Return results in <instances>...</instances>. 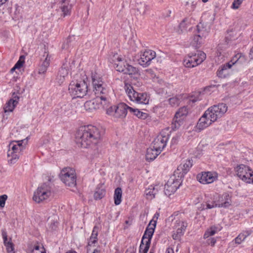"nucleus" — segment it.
<instances>
[{
    "mask_svg": "<svg viewBox=\"0 0 253 253\" xmlns=\"http://www.w3.org/2000/svg\"><path fill=\"white\" fill-rule=\"evenodd\" d=\"M77 143L83 148H87L91 144L95 145L100 140L99 129L95 126L88 125L81 126L76 134Z\"/></svg>",
    "mask_w": 253,
    "mask_h": 253,
    "instance_id": "nucleus-1",
    "label": "nucleus"
},
{
    "mask_svg": "<svg viewBox=\"0 0 253 253\" xmlns=\"http://www.w3.org/2000/svg\"><path fill=\"white\" fill-rule=\"evenodd\" d=\"M91 83L93 91L96 96H100L104 101L108 100V90L106 84L103 81L102 77L96 72L91 74Z\"/></svg>",
    "mask_w": 253,
    "mask_h": 253,
    "instance_id": "nucleus-2",
    "label": "nucleus"
},
{
    "mask_svg": "<svg viewBox=\"0 0 253 253\" xmlns=\"http://www.w3.org/2000/svg\"><path fill=\"white\" fill-rule=\"evenodd\" d=\"M24 139L19 141H13L8 145L7 156L8 162L11 164L15 163L22 154V151L25 149V145H23Z\"/></svg>",
    "mask_w": 253,
    "mask_h": 253,
    "instance_id": "nucleus-3",
    "label": "nucleus"
},
{
    "mask_svg": "<svg viewBox=\"0 0 253 253\" xmlns=\"http://www.w3.org/2000/svg\"><path fill=\"white\" fill-rule=\"evenodd\" d=\"M124 88L127 96L131 101L138 104H148L149 96L147 93L136 91L133 87L127 83H125Z\"/></svg>",
    "mask_w": 253,
    "mask_h": 253,
    "instance_id": "nucleus-4",
    "label": "nucleus"
},
{
    "mask_svg": "<svg viewBox=\"0 0 253 253\" xmlns=\"http://www.w3.org/2000/svg\"><path fill=\"white\" fill-rule=\"evenodd\" d=\"M69 91L74 97H83L87 92V85L84 81H72L69 85Z\"/></svg>",
    "mask_w": 253,
    "mask_h": 253,
    "instance_id": "nucleus-5",
    "label": "nucleus"
},
{
    "mask_svg": "<svg viewBox=\"0 0 253 253\" xmlns=\"http://www.w3.org/2000/svg\"><path fill=\"white\" fill-rule=\"evenodd\" d=\"M51 187L49 184L44 183L34 192L33 199L37 203H40L51 196Z\"/></svg>",
    "mask_w": 253,
    "mask_h": 253,
    "instance_id": "nucleus-6",
    "label": "nucleus"
},
{
    "mask_svg": "<svg viewBox=\"0 0 253 253\" xmlns=\"http://www.w3.org/2000/svg\"><path fill=\"white\" fill-rule=\"evenodd\" d=\"M206 58V54L202 51L189 54L183 60L184 65L187 68H193L202 63Z\"/></svg>",
    "mask_w": 253,
    "mask_h": 253,
    "instance_id": "nucleus-7",
    "label": "nucleus"
},
{
    "mask_svg": "<svg viewBox=\"0 0 253 253\" xmlns=\"http://www.w3.org/2000/svg\"><path fill=\"white\" fill-rule=\"evenodd\" d=\"M61 180L69 187H74L76 185V174L75 170L71 168H65L60 174Z\"/></svg>",
    "mask_w": 253,
    "mask_h": 253,
    "instance_id": "nucleus-8",
    "label": "nucleus"
},
{
    "mask_svg": "<svg viewBox=\"0 0 253 253\" xmlns=\"http://www.w3.org/2000/svg\"><path fill=\"white\" fill-rule=\"evenodd\" d=\"M129 106L124 103L110 107L107 110V114L116 120L125 118L128 110Z\"/></svg>",
    "mask_w": 253,
    "mask_h": 253,
    "instance_id": "nucleus-9",
    "label": "nucleus"
},
{
    "mask_svg": "<svg viewBox=\"0 0 253 253\" xmlns=\"http://www.w3.org/2000/svg\"><path fill=\"white\" fill-rule=\"evenodd\" d=\"M235 171L238 177L242 180L253 184V171L248 166L240 165L235 168Z\"/></svg>",
    "mask_w": 253,
    "mask_h": 253,
    "instance_id": "nucleus-10",
    "label": "nucleus"
},
{
    "mask_svg": "<svg viewBox=\"0 0 253 253\" xmlns=\"http://www.w3.org/2000/svg\"><path fill=\"white\" fill-rule=\"evenodd\" d=\"M227 108L226 104L221 103L211 107L206 111L209 114V116L215 122L224 115L227 111Z\"/></svg>",
    "mask_w": 253,
    "mask_h": 253,
    "instance_id": "nucleus-11",
    "label": "nucleus"
},
{
    "mask_svg": "<svg viewBox=\"0 0 253 253\" xmlns=\"http://www.w3.org/2000/svg\"><path fill=\"white\" fill-rule=\"evenodd\" d=\"M182 183L181 178H179L174 174L170 177L164 187V193L166 195L170 196L174 193L179 187Z\"/></svg>",
    "mask_w": 253,
    "mask_h": 253,
    "instance_id": "nucleus-12",
    "label": "nucleus"
},
{
    "mask_svg": "<svg viewBox=\"0 0 253 253\" xmlns=\"http://www.w3.org/2000/svg\"><path fill=\"white\" fill-rule=\"evenodd\" d=\"M188 223L183 219H178L175 220L173 225L172 238L174 240H179L184 235Z\"/></svg>",
    "mask_w": 253,
    "mask_h": 253,
    "instance_id": "nucleus-13",
    "label": "nucleus"
},
{
    "mask_svg": "<svg viewBox=\"0 0 253 253\" xmlns=\"http://www.w3.org/2000/svg\"><path fill=\"white\" fill-rule=\"evenodd\" d=\"M169 133L168 130H163L157 136L153 142V146L155 149H157L161 152L166 147L169 140Z\"/></svg>",
    "mask_w": 253,
    "mask_h": 253,
    "instance_id": "nucleus-14",
    "label": "nucleus"
},
{
    "mask_svg": "<svg viewBox=\"0 0 253 253\" xmlns=\"http://www.w3.org/2000/svg\"><path fill=\"white\" fill-rule=\"evenodd\" d=\"M153 234L154 229L151 228L146 229L139 247L140 253H147L150 247L151 238Z\"/></svg>",
    "mask_w": 253,
    "mask_h": 253,
    "instance_id": "nucleus-15",
    "label": "nucleus"
},
{
    "mask_svg": "<svg viewBox=\"0 0 253 253\" xmlns=\"http://www.w3.org/2000/svg\"><path fill=\"white\" fill-rule=\"evenodd\" d=\"M115 68L117 71L124 74L135 75L138 73V70L135 67L128 64L126 61H123L120 58H118V63L115 64Z\"/></svg>",
    "mask_w": 253,
    "mask_h": 253,
    "instance_id": "nucleus-16",
    "label": "nucleus"
},
{
    "mask_svg": "<svg viewBox=\"0 0 253 253\" xmlns=\"http://www.w3.org/2000/svg\"><path fill=\"white\" fill-rule=\"evenodd\" d=\"M218 178V173L215 171H204L197 176V180L201 183L210 184L216 181Z\"/></svg>",
    "mask_w": 253,
    "mask_h": 253,
    "instance_id": "nucleus-17",
    "label": "nucleus"
},
{
    "mask_svg": "<svg viewBox=\"0 0 253 253\" xmlns=\"http://www.w3.org/2000/svg\"><path fill=\"white\" fill-rule=\"evenodd\" d=\"M156 52L153 50H145L140 52L138 62L143 67H147L150 64L151 61L156 57Z\"/></svg>",
    "mask_w": 253,
    "mask_h": 253,
    "instance_id": "nucleus-18",
    "label": "nucleus"
},
{
    "mask_svg": "<svg viewBox=\"0 0 253 253\" xmlns=\"http://www.w3.org/2000/svg\"><path fill=\"white\" fill-rule=\"evenodd\" d=\"M107 102L108 100L106 101H104L103 99H101L100 96H96L95 99L85 102L84 107L86 111L92 112L93 110L104 107Z\"/></svg>",
    "mask_w": 253,
    "mask_h": 253,
    "instance_id": "nucleus-19",
    "label": "nucleus"
},
{
    "mask_svg": "<svg viewBox=\"0 0 253 253\" xmlns=\"http://www.w3.org/2000/svg\"><path fill=\"white\" fill-rule=\"evenodd\" d=\"M188 113V109L185 106L179 109L176 112L173 118V122L172 126L173 129L177 128L181 125L183 121L186 117Z\"/></svg>",
    "mask_w": 253,
    "mask_h": 253,
    "instance_id": "nucleus-20",
    "label": "nucleus"
},
{
    "mask_svg": "<svg viewBox=\"0 0 253 253\" xmlns=\"http://www.w3.org/2000/svg\"><path fill=\"white\" fill-rule=\"evenodd\" d=\"M51 56L48 51H45L41 58V63L39 68V74H44L50 65Z\"/></svg>",
    "mask_w": 253,
    "mask_h": 253,
    "instance_id": "nucleus-21",
    "label": "nucleus"
},
{
    "mask_svg": "<svg viewBox=\"0 0 253 253\" xmlns=\"http://www.w3.org/2000/svg\"><path fill=\"white\" fill-rule=\"evenodd\" d=\"M192 166V162L191 160H186L184 163L181 164L174 172V174L179 178H182L185 174L189 171Z\"/></svg>",
    "mask_w": 253,
    "mask_h": 253,
    "instance_id": "nucleus-22",
    "label": "nucleus"
},
{
    "mask_svg": "<svg viewBox=\"0 0 253 253\" xmlns=\"http://www.w3.org/2000/svg\"><path fill=\"white\" fill-rule=\"evenodd\" d=\"M209 115V114L205 111L203 116L199 120L196 126L197 129L199 130H203L209 126L212 123L214 122Z\"/></svg>",
    "mask_w": 253,
    "mask_h": 253,
    "instance_id": "nucleus-23",
    "label": "nucleus"
},
{
    "mask_svg": "<svg viewBox=\"0 0 253 253\" xmlns=\"http://www.w3.org/2000/svg\"><path fill=\"white\" fill-rule=\"evenodd\" d=\"M216 206L218 208H226L231 204V196L228 193H224L218 197L216 200Z\"/></svg>",
    "mask_w": 253,
    "mask_h": 253,
    "instance_id": "nucleus-24",
    "label": "nucleus"
},
{
    "mask_svg": "<svg viewBox=\"0 0 253 253\" xmlns=\"http://www.w3.org/2000/svg\"><path fill=\"white\" fill-rule=\"evenodd\" d=\"M230 61L221 66L217 71V75L218 77L221 78H225L228 77L230 74V69L233 66L232 64H231Z\"/></svg>",
    "mask_w": 253,
    "mask_h": 253,
    "instance_id": "nucleus-25",
    "label": "nucleus"
},
{
    "mask_svg": "<svg viewBox=\"0 0 253 253\" xmlns=\"http://www.w3.org/2000/svg\"><path fill=\"white\" fill-rule=\"evenodd\" d=\"M162 186L159 185L155 186L151 185L149 187L146 189L145 194L147 198L152 199L155 197V195L157 193L159 190H161Z\"/></svg>",
    "mask_w": 253,
    "mask_h": 253,
    "instance_id": "nucleus-26",
    "label": "nucleus"
},
{
    "mask_svg": "<svg viewBox=\"0 0 253 253\" xmlns=\"http://www.w3.org/2000/svg\"><path fill=\"white\" fill-rule=\"evenodd\" d=\"M69 74L68 69L65 67H62L59 70L56 80L58 84H62L66 78L68 77Z\"/></svg>",
    "mask_w": 253,
    "mask_h": 253,
    "instance_id": "nucleus-27",
    "label": "nucleus"
},
{
    "mask_svg": "<svg viewBox=\"0 0 253 253\" xmlns=\"http://www.w3.org/2000/svg\"><path fill=\"white\" fill-rule=\"evenodd\" d=\"M161 153L157 149H155L152 146L147 150L146 159L148 161H153Z\"/></svg>",
    "mask_w": 253,
    "mask_h": 253,
    "instance_id": "nucleus-28",
    "label": "nucleus"
},
{
    "mask_svg": "<svg viewBox=\"0 0 253 253\" xmlns=\"http://www.w3.org/2000/svg\"><path fill=\"white\" fill-rule=\"evenodd\" d=\"M230 62H231V64H232L233 65L235 64L244 65L247 63V58L242 54L238 53L232 58Z\"/></svg>",
    "mask_w": 253,
    "mask_h": 253,
    "instance_id": "nucleus-29",
    "label": "nucleus"
},
{
    "mask_svg": "<svg viewBox=\"0 0 253 253\" xmlns=\"http://www.w3.org/2000/svg\"><path fill=\"white\" fill-rule=\"evenodd\" d=\"M18 100L19 97L16 96L10 99L5 105L4 111L5 112H12L17 104Z\"/></svg>",
    "mask_w": 253,
    "mask_h": 253,
    "instance_id": "nucleus-30",
    "label": "nucleus"
},
{
    "mask_svg": "<svg viewBox=\"0 0 253 253\" xmlns=\"http://www.w3.org/2000/svg\"><path fill=\"white\" fill-rule=\"evenodd\" d=\"M122 197V190L121 188H117L114 192V203L116 205H119L121 204Z\"/></svg>",
    "mask_w": 253,
    "mask_h": 253,
    "instance_id": "nucleus-31",
    "label": "nucleus"
},
{
    "mask_svg": "<svg viewBox=\"0 0 253 253\" xmlns=\"http://www.w3.org/2000/svg\"><path fill=\"white\" fill-rule=\"evenodd\" d=\"M98 228L96 226L94 227L93 229L92 230V234L89 238L88 242V246H92L93 244H95L97 240V236H98Z\"/></svg>",
    "mask_w": 253,
    "mask_h": 253,
    "instance_id": "nucleus-32",
    "label": "nucleus"
},
{
    "mask_svg": "<svg viewBox=\"0 0 253 253\" xmlns=\"http://www.w3.org/2000/svg\"><path fill=\"white\" fill-rule=\"evenodd\" d=\"M220 229L215 226H211L210 229H208L205 232L204 238L205 239L209 238L211 236L214 235L218 231H220Z\"/></svg>",
    "mask_w": 253,
    "mask_h": 253,
    "instance_id": "nucleus-33",
    "label": "nucleus"
},
{
    "mask_svg": "<svg viewBox=\"0 0 253 253\" xmlns=\"http://www.w3.org/2000/svg\"><path fill=\"white\" fill-rule=\"evenodd\" d=\"M202 42V38L200 35H195L192 38L191 44L193 46L198 48L201 44Z\"/></svg>",
    "mask_w": 253,
    "mask_h": 253,
    "instance_id": "nucleus-34",
    "label": "nucleus"
},
{
    "mask_svg": "<svg viewBox=\"0 0 253 253\" xmlns=\"http://www.w3.org/2000/svg\"><path fill=\"white\" fill-rule=\"evenodd\" d=\"M128 111H129L130 112L133 113L134 114L139 118L144 119L146 118V114L140 111L138 109H133L130 107H129Z\"/></svg>",
    "mask_w": 253,
    "mask_h": 253,
    "instance_id": "nucleus-35",
    "label": "nucleus"
},
{
    "mask_svg": "<svg viewBox=\"0 0 253 253\" xmlns=\"http://www.w3.org/2000/svg\"><path fill=\"white\" fill-rule=\"evenodd\" d=\"M159 213L158 212H156L153 217V219L150 221L149 224H148V226L147 227L146 229H148L149 228H151L153 229H154V231L155 230V228L156 226V223H157V220L159 217Z\"/></svg>",
    "mask_w": 253,
    "mask_h": 253,
    "instance_id": "nucleus-36",
    "label": "nucleus"
},
{
    "mask_svg": "<svg viewBox=\"0 0 253 253\" xmlns=\"http://www.w3.org/2000/svg\"><path fill=\"white\" fill-rule=\"evenodd\" d=\"M105 195V190L103 189H96L94 197L96 200L102 199Z\"/></svg>",
    "mask_w": 253,
    "mask_h": 253,
    "instance_id": "nucleus-37",
    "label": "nucleus"
},
{
    "mask_svg": "<svg viewBox=\"0 0 253 253\" xmlns=\"http://www.w3.org/2000/svg\"><path fill=\"white\" fill-rule=\"evenodd\" d=\"M3 243L8 253H15L14 245L10 241H5Z\"/></svg>",
    "mask_w": 253,
    "mask_h": 253,
    "instance_id": "nucleus-38",
    "label": "nucleus"
},
{
    "mask_svg": "<svg viewBox=\"0 0 253 253\" xmlns=\"http://www.w3.org/2000/svg\"><path fill=\"white\" fill-rule=\"evenodd\" d=\"M217 207L216 206V200L212 202H208L206 204L202 205V210L206 209H211Z\"/></svg>",
    "mask_w": 253,
    "mask_h": 253,
    "instance_id": "nucleus-39",
    "label": "nucleus"
},
{
    "mask_svg": "<svg viewBox=\"0 0 253 253\" xmlns=\"http://www.w3.org/2000/svg\"><path fill=\"white\" fill-rule=\"evenodd\" d=\"M169 104L172 107L177 106L179 104V99L177 97H173L169 99Z\"/></svg>",
    "mask_w": 253,
    "mask_h": 253,
    "instance_id": "nucleus-40",
    "label": "nucleus"
},
{
    "mask_svg": "<svg viewBox=\"0 0 253 253\" xmlns=\"http://www.w3.org/2000/svg\"><path fill=\"white\" fill-rule=\"evenodd\" d=\"M25 56L24 55L20 56L19 60L14 65V68L20 69L24 63Z\"/></svg>",
    "mask_w": 253,
    "mask_h": 253,
    "instance_id": "nucleus-41",
    "label": "nucleus"
},
{
    "mask_svg": "<svg viewBox=\"0 0 253 253\" xmlns=\"http://www.w3.org/2000/svg\"><path fill=\"white\" fill-rule=\"evenodd\" d=\"M32 253H46V252L43 247L40 248L39 246H36L34 247Z\"/></svg>",
    "mask_w": 253,
    "mask_h": 253,
    "instance_id": "nucleus-42",
    "label": "nucleus"
},
{
    "mask_svg": "<svg viewBox=\"0 0 253 253\" xmlns=\"http://www.w3.org/2000/svg\"><path fill=\"white\" fill-rule=\"evenodd\" d=\"M245 239L244 234L242 232L234 239V240L236 244H240Z\"/></svg>",
    "mask_w": 253,
    "mask_h": 253,
    "instance_id": "nucleus-43",
    "label": "nucleus"
},
{
    "mask_svg": "<svg viewBox=\"0 0 253 253\" xmlns=\"http://www.w3.org/2000/svg\"><path fill=\"white\" fill-rule=\"evenodd\" d=\"M62 11L64 16L70 14L71 10V6L70 5H63L61 7Z\"/></svg>",
    "mask_w": 253,
    "mask_h": 253,
    "instance_id": "nucleus-44",
    "label": "nucleus"
},
{
    "mask_svg": "<svg viewBox=\"0 0 253 253\" xmlns=\"http://www.w3.org/2000/svg\"><path fill=\"white\" fill-rule=\"evenodd\" d=\"M244 0H234L232 4V8L235 9H238Z\"/></svg>",
    "mask_w": 253,
    "mask_h": 253,
    "instance_id": "nucleus-45",
    "label": "nucleus"
},
{
    "mask_svg": "<svg viewBox=\"0 0 253 253\" xmlns=\"http://www.w3.org/2000/svg\"><path fill=\"white\" fill-rule=\"evenodd\" d=\"M7 199V196L5 194L0 196V207L3 208L5 206V201Z\"/></svg>",
    "mask_w": 253,
    "mask_h": 253,
    "instance_id": "nucleus-46",
    "label": "nucleus"
},
{
    "mask_svg": "<svg viewBox=\"0 0 253 253\" xmlns=\"http://www.w3.org/2000/svg\"><path fill=\"white\" fill-rule=\"evenodd\" d=\"M74 38V37H69L63 44L62 48V49H68L69 46V43L71 41V39Z\"/></svg>",
    "mask_w": 253,
    "mask_h": 253,
    "instance_id": "nucleus-47",
    "label": "nucleus"
},
{
    "mask_svg": "<svg viewBox=\"0 0 253 253\" xmlns=\"http://www.w3.org/2000/svg\"><path fill=\"white\" fill-rule=\"evenodd\" d=\"M187 19H184L179 24V27L182 31L185 30L186 28Z\"/></svg>",
    "mask_w": 253,
    "mask_h": 253,
    "instance_id": "nucleus-48",
    "label": "nucleus"
},
{
    "mask_svg": "<svg viewBox=\"0 0 253 253\" xmlns=\"http://www.w3.org/2000/svg\"><path fill=\"white\" fill-rule=\"evenodd\" d=\"M242 232L244 234V237L246 239L247 237L249 236L252 234L253 231L252 229H248L243 231Z\"/></svg>",
    "mask_w": 253,
    "mask_h": 253,
    "instance_id": "nucleus-49",
    "label": "nucleus"
},
{
    "mask_svg": "<svg viewBox=\"0 0 253 253\" xmlns=\"http://www.w3.org/2000/svg\"><path fill=\"white\" fill-rule=\"evenodd\" d=\"M1 234L2 236V238L3 239V242L5 241H7V232L5 229H2L1 230Z\"/></svg>",
    "mask_w": 253,
    "mask_h": 253,
    "instance_id": "nucleus-50",
    "label": "nucleus"
},
{
    "mask_svg": "<svg viewBox=\"0 0 253 253\" xmlns=\"http://www.w3.org/2000/svg\"><path fill=\"white\" fill-rule=\"evenodd\" d=\"M208 244L211 246H213L216 243V240L214 238H211L207 241Z\"/></svg>",
    "mask_w": 253,
    "mask_h": 253,
    "instance_id": "nucleus-51",
    "label": "nucleus"
},
{
    "mask_svg": "<svg viewBox=\"0 0 253 253\" xmlns=\"http://www.w3.org/2000/svg\"><path fill=\"white\" fill-rule=\"evenodd\" d=\"M125 223L126 225V226L125 227V228H127L128 226H130L132 223V219L131 218H128L127 220H126L125 221Z\"/></svg>",
    "mask_w": 253,
    "mask_h": 253,
    "instance_id": "nucleus-52",
    "label": "nucleus"
},
{
    "mask_svg": "<svg viewBox=\"0 0 253 253\" xmlns=\"http://www.w3.org/2000/svg\"><path fill=\"white\" fill-rule=\"evenodd\" d=\"M136 250L133 248H130L127 250L126 253H135Z\"/></svg>",
    "mask_w": 253,
    "mask_h": 253,
    "instance_id": "nucleus-53",
    "label": "nucleus"
},
{
    "mask_svg": "<svg viewBox=\"0 0 253 253\" xmlns=\"http://www.w3.org/2000/svg\"><path fill=\"white\" fill-rule=\"evenodd\" d=\"M166 253H174V251L172 248H168L166 250Z\"/></svg>",
    "mask_w": 253,
    "mask_h": 253,
    "instance_id": "nucleus-54",
    "label": "nucleus"
},
{
    "mask_svg": "<svg viewBox=\"0 0 253 253\" xmlns=\"http://www.w3.org/2000/svg\"><path fill=\"white\" fill-rule=\"evenodd\" d=\"M66 253H77L76 252L74 251H69L67 252H66Z\"/></svg>",
    "mask_w": 253,
    "mask_h": 253,
    "instance_id": "nucleus-55",
    "label": "nucleus"
},
{
    "mask_svg": "<svg viewBox=\"0 0 253 253\" xmlns=\"http://www.w3.org/2000/svg\"><path fill=\"white\" fill-rule=\"evenodd\" d=\"M92 253H100V252L97 250H95Z\"/></svg>",
    "mask_w": 253,
    "mask_h": 253,
    "instance_id": "nucleus-56",
    "label": "nucleus"
},
{
    "mask_svg": "<svg viewBox=\"0 0 253 253\" xmlns=\"http://www.w3.org/2000/svg\"><path fill=\"white\" fill-rule=\"evenodd\" d=\"M6 0H0V2L1 4L4 3L6 2Z\"/></svg>",
    "mask_w": 253,
    "mask_h": 253,
    "instance_id": "nucleus-57",
    "label": "nucleus"
},
{
    "mask_svg": "<svg viewBox=\"0 0 253 253\" xmlns=\"http://www.w3.org/2000/svg\"><path fill=\"white\" fill-rule=\"evenodd\" d=\"M17 68H14V66L12 68H11V72H13V71H14Z\"/></svg>",
    "mask_w": 253,
    "mask_h": 253,
    "instance_id": "nucleus-58",
    "label": "nucleus"
},
{
    "mask_svg": "<svg viewBox=\"0 0 253 253\" xmlns=\"http://www.w3.org/2000/svg\"><path fill=\"white\" fill-rule=\"evenodd\" d=\"M198 100V99H191V100H192L193 102L197 101Z\"/></svg>",
    "mask_w": 253,
    "mask_h": 253,
    "instance_id": "nucleus-59",
    "label": "nucleus"
},
{
    "mask_svg": "<svg viewBox=\"0 0 253 253\" xmlns=\"http://www.w3.org/2000/svg\"><path fill=\"white\" fill-rule=\"evenodd\" d=\"M208 1V0H202V1H203V2H207Z\"/></svg>",
    "mask_w": 253,
    "mask_h": 253,
    "instance_id": "nucleus-60",
    "label": "nucleus"
},
{
    "mask_svg": "<svg viewBox=\"0 0 253 253\" xmlns=\"http://www.w3.org/2000/svg\"><path fill=\"white\" fill-rule=\"evenodd\" d=\"M66 0H62V3H65Z\"/></svg>",
    "mask_w": 253,
    "mask_h": 253,
    "instance_id": "nucleus-61",
    "label": "nucleus"
}]
</instances>
